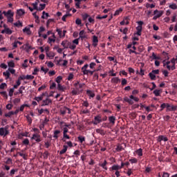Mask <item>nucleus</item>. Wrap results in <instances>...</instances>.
I'll return each mask as SVG.
<instances>
[{
	"label": "nucleus",
	"instance_id": "1",
	"mask_svg": "<svg viewBox=\"0 0 177 177\" xmlns=\"http://www.w3.org/2000/svg\"><path fill=\"white\" fill-rule=\"evenodd\" d=\"M88 67V64H84L82 68H81V71H82V73H83V75H88V74H90V76L94 75H95L94 72L95 71L87 70Z\"/></svg>",
	"mask_w": 177,
	"mask_h": 177
},
{
	"label": "nucleus",
	"instance_id": "2",
	"mask_svg": "<svg viewBox=\"0 0 177 177\" xmlns=\"http://www.w3.org/2000/svg\"><path fill=\"white\" fill-rule=\"evenodd\" d=\"M3 15L7 17L8 23H12L13 22V12H12V10H9L8 11H3Z\"/></svg>",
	"mask_w": 177,
	"mask_h": 177
},
{
	"label": "nucleus",
	"instance_id": "3",
	"mask_svg": "<svg viewBox=\"0 0 177 177\" xmlns=\"http://www.w3.org/2000/svg\"><path fill=\"white\" fill-rule=\"evenodd\" d=\"M103 121L104 120H102V115H97L94 117V122H93V124H94V125H97Z\"/></svg>",
	"mask_w": 177,
	"mask_h": 177
},
{
	"label": "nucleus",
	"instance_id": "4",
	"mask_svg": "<svg viewBox=\"0 0 177 177\" xmlns=\"http://www.w3.org/2000/svg\"><path fill=\"white\" fill-rule=\"evenodd\" d=\"M33 79H34V76H32L31 75H21V76H19L17 81H21V80H33Z\"/></svg>",
	"mask_w": 177,
	"mask_h": 177
},
{
	"label": "nucleus",
	"instance_id": "5",
	"mask_svg": "<svg viewBox=\"0 0 177 177\" xmlns=\"http://www.w3.org/2000/svg\"><path fill=\"white\" fill-rule=\"evenodd\" d=\"M31 140H35L37 143H39L41 141V136L38 133L32 134V137H31Z\"/></svg>",
	"mask_w": 177,
	"mask_h": 177
},
{
	"label": "nucleus",
	"instance_id": "6",
	"mask_svg": "<svg viewBox=\"0 0 177 177\" xmlns=\"http://www.w3.org/2000/svg\"><path fill=\"white\" fill-rule=\"evenodd\" d=\"M9 133L8 130L6 128L1 127L0 128V136H6Z\"/></svg>",
	"mask_w": 177,
	"mask_h": 177
},
{
	"label": "nucleus",
	"instance_id": "7",
	"mask_svg": "<svg viewBox=\"0 0 177 177\" xmlns=\"http://www.w3.org/2000/svg\"><path fill=\"white\" fill-rule=\"evenodd\" d=\"M52 103V100L46 98V100H43V101L41 102V104L40 105V106H48Z\"/></svg>",
	"mask_w": 177,
	"mask_h": 177
},
{
	"label": "nucleus",
	"instance_id": "8",
	"mask_svg": "<svg viewBox=\"0 0 177 177\" xmlns=\"http://www.w3.org/2000/svg\"><path fill=\"white\" fill-rule=\"evenodd\" d=\"M84 86V84H80L79 81H77L74 83V87H75V90L78 91L82 88Z\"/></svg>",
	"mask_w": 177,
	"mask_h": 177
},
{
	"label": "nucleus",
	"instance_id": "9",
	"mask_svg": "<svg viewBox=\"0 0 177 177\" xmlns=\"http://www.w3.org/2000/svg\"><path fill=\"white\" fill-rule=\"evenodd\" d=\"M108 121L109 122V124L112 125H115V117L113 115L108 117Z\"/></svg>",
	"mask_w": 177,
	"mask_h": 177
},
{
	"label": "nucleus",
	"instance_id": "10",
	"mask_svg": "<svg viewBox=\"0 0 177 177\" xmlns=\"http://www.w3.org/2000/svg\"><path fill=\"white\" fill-rule=\"evenodd\" d=\"M167 71H174L176 70V63H171V65H166Z\"/></svg>",
	"mask_w": 177,
	"mask_h": 177
},
{
	"label": "nucleus",
	"instance_id": "11",
	"mask_svg": "<svg viewBox=\"0 0 177 177\" xmlns=\"http://www.w3.org/2000/svg\"><path fill=\"white\" fill-rule=\"evenodd\" d=\"M62 46L64 48L67 49L68 46H72V44L68 41H62Z\"/></svg>",
	"mask_w": 177,
	"mask_h": 177
},
{
	"label": "nucleus",
	"instance_id": "12",
	"mask_svg": "<svg viewBox=\"0 0 177 177\" xmlns=\"http://www.w3.org/2000/svg\"><path fill=\"white\" fill-rule=\"evenodd\" d=\"M124 168L123 166H120V165H113L112 166V167H111V169H112V171H118L121 169Z\"/></svg>",
	"mask_w": 177,
	"mask_h": 177
},
{
	"label": "nucleus",
	"instance_id": "13",
	"mask_svg": "<svg viewBox=\"0 0 177 177\" xmlns=\"http://www.w3.org/2000/svg\"><path fill=\"white\" fill-rule=\"evenodd\" d=\"M108 162L106 160H104V162L102 163H99V167L103 168V169L108 170V168L106 167V165Z\"/></svg>",
	"mask_w": 177,
	"mask_h": 177
},
{
	"label": "nucleus",
	"instance_id": "14",
	"mask_svg": "<svg viewBox=\"0 0 177 177\" xmlns=\"http://www.w3.org/2000/svg\"><path fill=\"white\" fill-rule=\"evenodd\" d=\"M167 142L168 138L165 137V136H158V142Z\"/></svg>",
	"mask_w": 177,
	"mask_h": 177
},
{
	"label": "nucleus",
	"instance_id": "15",
	"mask_svg": "<svg viewBox=\"0 0 177 177\" xmlns=\"http://www.w3.org/2000/svg\"><path fill=\"white\" fill-rule=\"evenodd\" d=\"M60 130H55V131H53V138L57 140L59 138V135L60 134Z\"/></svg>",
	"mask_w": 177,
	"mask_h": 177
},
{
	"label": "nucleus",
	"instance_id": "16",
	"mask_svg": "<svg viewBox=\"0 0 177 177\" xmlns=\"http://www.w3.org/2000/svg\"><path fill=\"white\" fill-rule=\"evenodd\" d=\"M166 108L167 109V111H174L177 110V107L174 106L173 105H167Z\"/></svg>",
	"mask_w": 177,
	"mask_h": 177
},
{
	"label": "nucleus",
	"instance_id": "17",
	"mask_svg": "<svg viewBox=\"0 0 177 177\" xmlns=\"http://www.w3.org/2000/svg\"><path fill=\"white\" fill-rule=\"evenodd\" d=\"M136 154L139 157L143 156V149H138L137 151H136Z\"/></svg>",
	"mask_w": 177,
	"mask_h": 177
},
{
	"label": "nucleus",
	"instance_id": "18",
	"mask_svg": "<svg viewBox=\"0 0 177 177\" xmlns=\"http://www.w3.org/2000/svg\"><path fill=\"white\" fill-rule=\"evenodd\" d=\"M19 171V169H12L10 171H9V176H13L15 174Z\"/></svg>",
	"mask_w": 177,
	"mask_h": 177
},
{
	"label": "nucleus",
	"instance_id": "19",
	"mask_svg": "<svg viewBox=\"0 0 177 177\" xmlns=\"http://www.w3.org/2000/svg\"><path fill=\"white\" fill-rule=\"evenodd\" d=\"M122 80H120L118 77H113L111 80V82L112 84H118Z\"/></svg>",
	"mask_w": 177,
	"mask_h": 177
},
{
	"label": "nucleus",
	"instance_id": "20",
	"mask_svg": "<svg viewBox=\"0 0 177 177\" xmlns=\"http://www.w3.org/2000/svg\"><path fill=\"white\" fill-rule=\"evenodd\" d=\"M86 94L87 95H88V97H95V93L93 91H90V90H87L86 91Z\"/></svg>",
	"mask_w": 177,
	"mask_h": 177
},
{
	"label": "nucleus",
	"instance_id": "21",
	"mask_svg": "<svg viewBox=\"0 0 177 177\" xmlns=\"http://www.w3.org/2000/svg\"><path fill=\"white\" fill-rule=\"evenodd\" d=\"M153 15H155V17H161L162 16V11H159L158 10L153 11Z\"/></svg>",
	"mask_w": 177,
	"mask_h": 177
},
{
	"label": "nucleus",
	"instance_id": "22",
	"mask_svg": "<svg viewBox=\"0 0 177 177\" xmlns=\"http://www.w3.org/2000/svg\"><path fill=\"white\" fill-rule=\"evenodd\" d=\"M96 133H99L102 136H105L106 131H104V129H96Z\"/></svg>",
	"mask_w": 177,
	"mask_h": 177
},
{
	"label": "nucleus",
	"instance_id": "23",
	"mask_svg": "<svg viewBox=\"0 0 177 177\" xmlns=\"http://www.w3.org/2000/svg\"><path fill=\"white\" fill-rule=\"evenodd\" d=\"M79 35H80V37H78V38H80L82 40H84V39L86 38V35H84V30H81V32H80Z\"/></svg>",
	"mask_w": 177,
	"mask_h": 177
},
{
	"label": "nucleus",
	"instance_id": "24",
	"mask_svg": "<svg viewBox=\"0 0 177 177\" xmlns=\"http://www.w3.org/2000/svg\"><path fill=\"white\" fill-rule=\"evenodd\" d=\"M97 42H98V40H97V37L96 36H94L93 37V46H94V47H96L97 46Z\"/></svg>",
	"mask_w": 177,
	"mask_h": 177
},
{
	"label": "nucleus",
	"instance_id": "25",
	"mask_svg": "<svg viewBox=\"0 0 177 177\" xmlns=\"http://www.w3.org/2000/svg\"><path fill=\"white\" fill-rule=\"evenodd\" d=\"M137 35L138 36L142 35V26L137 27V33H136L135 35Z\"/></svg>",
	"mask_w": 177,
	"mask_h": 177
},
{
	"label": "nucleus",
	"instance_id": "26",
	"mask_svg": "<svg viewBox=\"0 0 177 177\" xmlns=\"http://www.w3.org/2000/svg\"><path fill=\"white\" fill-rule=\"evenodd\" d=\"M62 147L63 149H62V151H60V155L64 154L68 149V146L66 145H64Z\"/></svg>",
	"mask_w": 177,
	"mask_h": 177
},
{
	"label": "nucleus",
	"instance_id": "27",
	"mask_svg": "<svg viewBox=\"0 0 177 177\" xmlns=\"http://www.w3.org/2000/svg\"><path fill=\"white\" fill-rule=\"evenodd\" d=\"M25 15V11L22 9H19L17 10V17H21L22 15Z\"/></svg>",
	"mask_w": 177,
	"mask_h": 177
},
{
	"label": "nucleus",
	"instance_id": "28",
	"mask_svg": "<svg viewBox=\"0 0 177 177\" xmlns=\"http://www.w3.org/2000/svg\"><path fill=\"white\" fill-rule=\"evenodd\" d=\"M124 101L129 103V104H133V100L127 97H124Z\"/></svg>",
	"mask_w": 177,
	"mask_h": 177
},
{
	"label": "nucleus",
	"instance_id": "29",
	"mask_svg": "<svg viewBox=\"0 0 177 177\" xmlns=\"http://www.w3.org/2000/svg\"><path fill=\"white\" fill-rule=\"evenodd\" d=\"M169 8H170L173 10H177V4L171 3V4L169 5Z\"/></svg>",
	"mask_w": 177,
	"mask_h": 177
},
{
	"label": "nucleus",
	"instance_id": "30",
	"mask_svg": "<svg viewBox=\"0 0 177 177\" xmlns=\"http://www.w3.org/2000/svg\"><path fill=\"white\" fill-rule=\"evenodd\" d=\"M148 76L149 77V79H151V81H155L156 80V75L152 74V73H149Z\"/></svg>",
	"mask_w": 177,
	"mask_h": 177
},
{
	"label": "nucleus",
	"instance_id": "31",
	"mask_svg": "<svg viewBox=\"0 0 177 177\" xmlns=\"http://www.w3.org/2000/svg\"><path fill=\"white\" fill-rule=\"evenodd\" d=\"M41 19H46L47 17H50V15H48V13H46V12L43 11V12H41Z\"/></svg>",
	"mask_w": 177,
	"mask_h": 177
},
{
	"label": "nucleus",
	"instance_id": "32",
	"mask_svg": "<svg viewBox=\"0 0 177 177\" xmlns=\"http://www.w3.org/2000/svg\"><path fill=\"white\" fill-rule=\"evenodd\" d=\"M45 31V29L43 26H40L39 30H38V35L39 37L41 36V32H44Z\"/></svg>",
	"mask_w": 177,
	"mask_h": 177
},
{
	"label": "nucleus",
	"instance_id": "33",
	"mask_svg": "<svg viewBox=\"0 0 177 177\" xmlns=\"http://www.w3.org/2000/svg\"><path fill=\"white\" fill-rule=\"evenodd\" d=\"M48 156H50V153L48 151H44V153H43V158L45 160H47L48 158Z\"/></svg>",
	"mask_w": 177,
	"mask_h": 177
},
{
	"label": "nucleus",
	"instance_id": "34",
	"mask_svg": "<svg viewBox=\"0 0 177 177\" xmlns=\"http://www.w3.org/2000/svg\"><path fill=\"white\" fill-rule=\"evenodd\" d=\"M22 32H26V34H28V35H31V31H30L29 28H25L22 29Z\"/></svg>",
	"mask_w": 177,
	"mask_h": 177
},
{
	"label": "nucleus",
	"instance_id": "35",
	"mask_svg": "<svg viewBox=\"0 0 177 177\" xmlns=\"http://www.w3.org/2000/svg\"><path fill=\"white\" fill-rule=\"evenodd\" d=\"M77 139L78 140V141L80 142V143L82 144L84 142V137L82 136H80L77 138Z\"/></svg>",
	"mask_w": 177,
	"mask_h": 177
},
{
	"label": "nucleus",
	"instance_id": "36",
	"mask_svg": "<svg viewBox=\"0 0 177 177\" xmlns=\"http://www.w3.org/2000/svg\"><path fill=\"white\" fill-rule=\"evenodd\" d=\"M170 104L169 103H162L160 106V108H161V111L164 110V109L167 108V106H169Z\"/></svg>",
	"mask_w": 177,
	"mask_h": 177
},
{
	"label": "nucleus",
	"instance_id": "37",
	"mask_svg": "<svg viewBox=\"0 0 177 177\" xmlns=\"http://www.w3.org/2000/svg\"><path fill=\"white\" fill-rule=\"evenodd\" d=\"M17 113H13V111L8 112V113H6L4 116L6 118H10V116L16 115Z\"/></svg>",
	"mask_w": 177,
	"mask_h": 177
},
{
	"label": "nucleus",
	"instance_id": "38",
	"mask_svg": "<svg viewBox=\"0 0 177 177\" xmlns=\"http://www.w3.org/2000/svg\"><path fill=\"white\" fill-rule=\"evenodd\" d=\"M133 169H127V171L126 172V174L127 175V176H130L133 175Z\"/></svg>",
	"mask_w": 177,
	"mask_h": 177
},
{
	"label": "nucleus",
	"instance_id": "39",
	"mask_svg": "<svg viewBox=\"0 0 177 177\" xmlns=\"http://www.w3.org/2000/svg\"><path fill=\"white\" fill-rule=\"evenodd\" d=\"M3 76H6V80L9 79V76H10V73H9L8 71L3 73Z\"/></svg>",
	"mask_w": 177,
	"mask_h": 177
},
{
	"label": "nucleus",
	"instance_id": "40",
	"mask_svg": "<svg viewBox=\"0 0 177 177\" xmlns=\"http://www.w3.org/2000/svg\"><path fill=\"white\" fill-rule=\"evenodd\" d=\"M29 144H30V142L28 138H26L25 140H24V141H22V145H24L25 146H28Z\"/></svg>",
	"mask_w": 177,
	"mask_h": 177
},
{
	"label": "nucleus",
	"instance_id": "41",
	"mask_svg": "<svg viewBox=\"0 0 177 177\" xmlns=\"http://www.w3.org/2000/svg\"><path fill=\"white\" fill-rule=\"evenodd\" d=\"M160 93H161V91H160V90L156 89V90L153 91V95H155V96H156V97L160 96Z\"/></svg>",
	"mask_w": 177,
	"mask_h": 177
},
{
	"label": "nucleus",
	"instance_id": "42",
	"mask_svg": "<svg viewBox=\"0 0 177 177\" xmlns=\"http://www.w3.org/2000/svg\"><path fill=\"white\" fill-rule=\"evenodd\" d=\"M106 17H108V15H104L103 17H101L100 15L96 16V19L102 20V19H106Z\"/></svg>",
	"mask_w": 177,
	"mask_h": 177
},
{
	"label": "nucleus",
	"instance_id": "43",
	"mask_svg": "<svg viewBox=\"0 0 177 177\" xmlns=\"http://www.w3.org/2000/svg\"><path fill=\"white\" fill-rule=\"evenodd\" d=\"M32 6V8H34V10H38V2H34L31 4Z\"/></svg>",
	"mask_w": 177,
	"mask_h": 177
},
{
	"label": "nucleus",
	"instance_id": "44",
	"mask_svg": "<svg viewBox=\"0 0 177 177\" xmlns=\"http://www.w3.org/2000/svg\"><path fill=\"white\" fill-rule=\"evenodd\" d=\"M123 149H124V148H123L122 146H121V145H118V146H117V147L115 148V151H117V152L122 151Z\"/></svg>",
	"mask_w": 177,
	"mask_h": 177
},
{
	"label": "nucleus",
	"instance_id": "45",
	"mask_svg": "<svg viewBox=\"0 0 177 177\" xmlns=\"http://www.w3.org/2000/svg\"><path fill=\"white\" fill-rule=\"evenodd\" d=\"M0 95H1V96H3V97H6V99L8 98V95H7V92H6V91L0 92Z\"/></svg>",
	"mask_w": 177,
	"mask_h": 177
},
{
	"label": "nucleus",
	"instance_id": "46",
	"mask_svg": "<svg viewBox=\"0 0 177 177\" xmlns=\"http://www.w3.org/2000/svg\"><path fill=\"white\" fill-rule=\"evenodd\" d=\"M146 8L147 9L148 8H151V9H153L155 8V5L154 4H149L148 3H146Z\"/></svg>",
	"mask_w": 177,
	"mask_h": 177
},
{
	"label": "nucleus",
	"instance_id": "47",
	"mask_svg": "<svg viewBox=\"0 0 177 177\" xmlns=\"http://www.w3.org/2000/svg\"><path fill=\"white\" fill-rule=\"evenodd\" d=\"M62 80H63V77L62 76H57V77H56V83H57V84H59L62 82Z\"/></svg>",
	"mask_w": 177,
	"mask_h": 177
},
{
	"label": "nucleus",
	"instance_id": "48",
	"mask_svg": "<svg viewBox=\"0 0 177 177\" xmlns=\"http://www.w3.org/2000/svg\"><path fill=\"white\" fill-rule=\"evenodd\" d=\"M13 26L17 28L22 27V23H21L20 21H18L17 23L13 24Z\"/></svg>",
	"mask_w": 177,
	"mask_h": 177
},
{
	"label": "nucleus",
	"instance_id": "49",
	"mask_svg": "<svg viewBox=\"0 0 177 177\" xmlns=\"http://www.w3.org/2000/svg\"><path fill=\"white\" fill-rule=\"evenodd\" d=\"M129 21H130V17H124V20L122 21L126 22V26L129 25Z\"/></svg>",
	"mask_w": 177,
	"mask_h": 177
},
{
	"label": "nucleus",
	"instance_id": "50",
	"mask_svg": "<svg viewBox=\"0 0 177 177\" xmlns=\"http://www.w3.org/2000/svg\"><path fill=\"white\" fill-rule=\"evenodd\" d=\"M67 109H65V107L62 108L60 110V113L62 114V115H64L66 113Z\"/></svg>",
	"mask_w": 177,
	"mask_h": 177
},
{
	"label": "nucleus",
	"instance_id": "51",
	"mask_svg": "<svg viewBox=\"0 0 177 177\" xmlns=\"http://www.w3.org/2000/svg\"><path fill=\"white\" fill-rule=\"evenodd\" d=\"M39 6L40 8H38V10H36L41 11L44 10V8H46V4H39Z\"/></svg>",
	"mask_w": 177,
	"mask_h": 177
},
{
	"label": "nucleus",
	"instance_id": "52",
	"mask_svg": "<svg viewBox=\"0 0 177 177\" xmlns=\"http://www.w3.org/2000/svg\"><path fill=\"white\" fill-rule=\"evenodd\" d=\"M129 162H130V163L131 164H136L138 162V160L136 158H134L133 159L129 160Z\"/></svg>",
	"mask_w": 177,
	"mask_h": 177
},
{
	"label": "nucleus",
	"instance_id": "53",
	"mask_svg": "<svg viewBox=\"0 0 177 177\" xmlns=\"http://www.w3.org/2000/svg\"><path fill=\"white\" fill-rule=\"evenodd\" d=\"M137 74H138L139 75L144 76L145 75V70L140 68V72L138 71H137Z\"/></svg>",
	"mask_w": 177,
	"mask_h": 177
},
{
	"label": "nucleus",
	"instance_id": "54",
	"mask_svg": "<svg viewBox=\"0 0 177 177\" xmlns=\"http://www.w3.org/2000/svg\"><path fill=\"white\" fill-rule=\"evenodd\" d=\"M170 63L171 62L169 61H167L166 59H164V61H162V64L164 67H165V66L169 65Z\"/></svg>",
	"mask_w": 177,
	"mask_h": 177
},
{
	"label": "nucleus",
	"instance_id": "55",
	"mask_svg": "<svg viewBox=\"0 0 177 177\" xmlns=\"http://www.w3.org/2000/svg\"><path fill=\"white\" fill-rule=\"evenodd\" d=\"M122 12V8H120L118 10H115V16H118Z\"/></svg>",
	"mask_w": 177,
	"mask_h": 177
},
{
	"label": "nucleus",
	"instance_id": "56",
	"mask_svg": "<svg viewBox=\"0 0 177 177\" xmlns=\"http://www.w3.org/2000/svg\"><path fill=\"white\" fill-rule=\"evenodd\" d=\"M121 82V85H122V86H124L125 85L127 84V79H122Z\"/></svg>",
	"mask_w": 177,
	"mask_h": 177
},
{
	"label": "nucleus",
	"instance_id": "57",
	"mask_svg": "<svg viewBox=\"0 0 177 177\" xmlns=\"http://www.w3.org/2000/svg\"><path fill=\"white\" fill-rule=\"evenodd\" d=\"M88 17H90V15H88V14H83L82 15L83 21L87 20Z\"/></svg>",
	"mask_w": 177,
	"mask_h": 177
},
{
	"label": "nucleus",
	"instance_id": "58",
	"mask_svg": "<svg viewBox=\"0 0 177 177\" xmlns=\"http://www.w3.org/2000/svg\"><path fill=\"white\" fill-rule=\"evenodd\" d=\"M43 100V97L39 96V97H35V98H34V100L39 102Z\"/></svg>",
	"mask_w": 177,
	"mask_h": 177
},
{
	"label": "nucleus",
	"instance_id": "59",
	"mask_svg": "<svg viewBox=\"0 0 177 177\" xmlns=\"http://www.w3.org/2000/svg\"><path fill=\"white\" fill-rule=\"evenodd\" d=\"M73 77H74V75H73L72 73H69V75H68V81H72Z\"/></svg>",
	"mask_w": 177,
	"mask_h": 177
},
{
	"label": "nucleus",
	"instance_id": "60",
	"mask_svg": "<svg viewBox=\"0 0 177 177\" xmlns=\"http://www.w3.org/2000/svg\"><path fill=\"white\" fill-rule=\"evenodd\" d=\"M57 90L64 91V87L60 84H57Z\"/></svg>",
	"mask_w": 177,
	"mask_h": 177
},
{
	"label": "nucleus",
	"instance_id": "61",
	"mask_svg": "<svg viewBox=\"0 0 177 177\" xmlns=\"http://www.w3.org/2000/svg\"><path fill=\"white\" fill-rule=\"evenodd\" d=\"M8 67L13 68L15 67V63L13 61H10L8 62Z\"/></svg>",
	"mask_w": 177,
	"mask_h": 177
},
{
	"label": "nucleus",
	"instance_id": "62",
	"mask_svg": "<svg viewBox=\"0 0 177 177\" xmlns=\"http://www.w3.org/2000/svg\"><path fill=\"white\" fill-rule=\"evenodd\" d=\"M6 34L10 35H12V30L9 28H6Z\"/></svg>",
	"mask_w": 177,
	"mask_h": 177
},
{
	"label": "nucleus",
	"instance_id": "63",
	"mask_svg": "<svg viewBox=\"0 0 177 177\" xmlns=\"http://www.w3.org/2000/svg\"><path fill=\"white\" fill-rule=\"evenodd\" d=\"M159 72H160V71L158 69V70H152V71L149 73H152L153 75H158Z\"/></svg>",
	"mask_w": 177,
	"mask_h": 177
},
{
	"label": "nucleus",
	"instance_id": "64",
	"mask_svg": "<svg viewBox=\"0 0 177 177\" xmlns=\"http://www.w3.org/2000/svg\"><path fill=\"white\" fill-rule=\"evenodd\" d=\"M55 39H52L51 37H48V43L51 44V43H55Z\"/></svg>",
	"mask_w": 177,
	"mask_h": 177
}]
</instances>
